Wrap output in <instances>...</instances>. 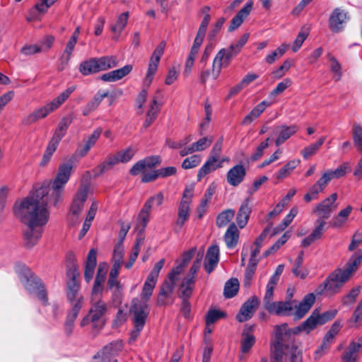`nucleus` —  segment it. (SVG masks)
<instances>
[{"instance_id":"obj_42","label":"nucleus","mask_w":362,"mask_h":362,"mask_svg":"<svg viewBox=\"0 0 362 362\" xmlns=\"http://www.w3.org/2000/svg\"><path fill=\"white\" fill-rule=\"evenodd\" d=\"M361 349H362V335L357 339V341H351L343 354L350 360H353V362H357L358 358L357 353Z\"/></svg>"},{"instance_id":"obj_4","label":"nucleus","mask_w":362,"mask_h":362,"mask_svg":"<svg viewBox=\"0 0 362 362\" xmlns=\"http://www.w3.org/2000/svg\"><path fill=\"white\" fill-rule=\"evenodd\" d=\"M274 332L275 339L271 349L288 351L291 354V362H302L301 352L298 348L293 344L286 343L291 337V331L287 324L276 325Z\"/></svg>"},{"instance_id":"obj_45","label":"nucleus","mask_w":362,"mask_h":362,"mask_svg":"<svg viewBox=\"0 0 362 362\" xmlns=\"http://www.w3.org/2000/svg\"><path fill=\"white\" fill-rule=\"evenodd\" d=\"M353 208L349 205L345 209H341L338 214L332 218V226L334 228L341 227L347 221L351 214Z\"/></svg>"},{"instance_id":"obj_50","label":"nucleus","mask_w":362,"mask_h":362,"mask_svg":"<svg viewBox=\"0 0 362 362\" xmlns=\"http://www.w3.org/2000/svg\"><path fill=\"white\" fill-rule=\"evenodd\" d=\"M235 211L227 209L219 214L216 218V225L218 228L226 226L234 217Z\"/></svg>"},{"instance_id":"obj_23","label":"nucleus","mask_w":362,"mask_h":362,"mask_svg":"<svg viewBox=\"0 0 362 362\" xmlns=\"http://www.w3.org/2000/svg\"><path fill=\"white\" fill-rule=\"evenodd\" d=\"M320 325L318 310L316 309L313 311L310 317L304 321L301 325L293 329V333L298 334V332L303 331L307 334H309L311 331L315 329Z\"/></svg>"},{"instance_id":"obj_2","label":"nucleus","mask_w":362,"mask_h":362,"mask_svg":"<svg viewBox=\"0 0 362 362\" xmlns=\"http://www.w3.org/2000/svg\"><path fill=\"white\" fill-rule=\"evenodd\" d=\"M73 165L71 163H65L59 165L57 174L52 183L51 189L45 185H35L32 191L35 188L45 186L47 187L48 194V202L50 201L56 206L62 200L65 185L69 180L72 173Z\"/></svg>"},{"instance_id":"obj_56","label":"nucleus","mask_w":362,"mask_h":362,"mask_svg":"<svg viewBox=\"0 0 362 362\" xmlns=\"http://www.w3.org/2000/svg\"><path fill=\"white\" fill-rule=\"evenodd\" d=\"M128 18V12H124L120 14L117 20L116 23L112 26V31L114 33H120L125 28Z\"/></svg>"},{"instance_id":"obj_49","label":"nucleus","mask_w":362,"mask_h":362,"mask_svg":"<svg viewBox=\"0 0 362 362\" xmlns=\"http://www.w3.org/2000/svg\"><path fill=\"white\" fill-rule=\"evenodd\" d=\"M325 139H326L325 136H322L315 144H310V146L304 148L301 151V153H302L303 158L305 159H308L313 155L316 153V152L319 150V148L321 147V146L325 141Z\"/></svg>"},{"instance_id":"obj_46","label":"nucleus","mask_w":362,"mask_h":362,"mask_svg":"<svg viewBox=\"0 0 362 362\" xmlns=\"http://www.w3.org/2000/svg\"><path fill=\"white\" fill-rule=\"evenodd\" d=\"M300 163L299 160H292L288 161L283 168H281L276 174V177L278 180L288 176L291 172Z\"/></svg>"},{"instance_id":"obj_20","label":"nucleus","mask_w":362,"mask_h":362,"mask_svg":"<svg viewBox=\"0 0 362 362\" xmlns=\"http://www.w3.org/2000/svg\"><path fill=\"white\" fill-rule=\"evenodd\" d=\"M246 176V169L242 164H238L232 167L227 173L226 180L228 183L233 187H237L241 184Z\"/></svg>"},{"instance_id":"obj_48","label":"nucleus","mask_w":362,"mask_h":362,"mask_svg":"<svg viewBox=\"0 0 362 362\" xmlns=\"http://www.w3.org/2000/svg\"><path fill=\"white\" fill-rule=\"evenodd\" d=\"M239 289V281L237 279H230L224 286V296L227 298L234 297Z\"/></svg>"},{"instance_id":"obj_3","label":"nucleus","mask_w":362,"mask_h":362,"mask_svg":"<svg viewBox=\"0 0 362 362\" xmlns=\"http://www.w3.org/2000/svg\"><path fill=\"white\" fill-rule=\"evenodd\" d=\"M67 265H66V276L68 280L66 282V296L68 300L72 306L81 300V307L83 304V297L79 293L80 286L76 280L79 276L78 267L74 262V255L72 252H69L66 256Z\"/></svg>"},{"instance_id":"obj_62","label":"nucleus","mask_w":362,"mask_h":362,"mask_svg":"<svg viewBox=\"0 0 362 362\" xmlns=\"http://www.w3.org/2000/svg\"><path fill=\"white\" fill-rule=\"evenodd\" d=\"M226 313L218 310H209L206 316V326L214 324L219 319L224 317Z\"/></svg>"},{"instance_id":"obj_28","label":"nucleus","mask_w":362,"mask_h":362,"mask_svg":"<svg viewBox=\"0 0 362 362\" xmlns=\"http://www.w3.org/2000/svg\"><path fill=\"white\" fill-rule=\"evenodd\" d=\"M223 160H216L214 157H209L205 162V163L199 170L197 173L198 180H201L202 177L206 175L215 171L218 168L222 167Z\"/></svg>"},{"instance_id":"obj_37","label":"nucleus","mask_w":362,"mask_h":362,"mask_svg":"<svg viewBox=\"0 0 362 362\" xmlns=\"http://www.w3.org/2000/svg\"><path fill=\"white\" fill-rule=\"evenodd\" d=\"M109 96V93L107 91L101 93L100 91H98L94 97L90 100L85 106L83 110V115L84 116H88L90 115L92 112L95 110L102 100L105 98Z\"/></svg>"},{"instance_id":"obj_36","label":"nucleus","mask_w":362,"mask_h":362,"mask_svg":"<svg viewBox=\"0 0 362 362\" xmlns=\"http://www.w3.org/2000/svg\"><path fill=\"white\" fill-rule=\"evenodd\" d=\"M124 254V247L123 244L121 243H117L114 248L113 255H112V267L111 268L112 270L115 271H120V269L124 264L123 258Z\"/></svg>"},{"instance_id":"obj_33","label":"nucleus","mask_w":362,"mask_h":362,"mask_svg":"<svg viewBox=\"0 0 362 362\" xmlns=\"http://www.w3.org/2000/svg\"><path fill=\"white\" fill-rule=\"evenodd\" d=\"M362 262V250H356L349 258L346 263V267L342 272L350 279L351 276L356 271Z\"/></svg>"},{"instance_id":"obj_54","label":"nucleus","mask_w":362,"mask_h":362,"mask_svg":"<svg viewBox=\"0 0 362 362\" xmlns=\"http://www.w3.org/2000/svg\"><path fill=\"white\" fill-rule=\"evenodd\" d=\"M353 140L355 147L362 153V127L358 124L353 127Z\"/></svg>"},{"instance_id":"obj_21","label":"nucleus","mask_w":362,"mask_h":362,"mask_svg":"<svg viewBox=\"0 0 362 362\" xmlns=\"http://www.w3.org/2000/svg\"><path fill=\"white\" fill-rule=\"evenodd\" d=\"M54 111V110L48 103L44 106L36 109L33 112L24 117L22 122L24 124L26 125L31 124L39 119L46 117L48 115Z\"/></svg>"},{"instance_id":"obj_11","label":"nucleus","mask_w":362,"mask_h":362,"mask_svg":"<svg viewBox=\"0 0 362 362\" xmlns=\"http://www.w3.org/2000/svg\"><path fill=\"white\" fill-rule=\"evenodd\" d=\"M26 281L25 283V288L31 294L35 295L40 300L42 301L43 305H47L48 298L42 281L37 276L31 274L30 271H28L25 276Z\"/></svg>"},{"instance_id":"obj_39","label":"nucleus","mask_w":362,"mask_h":362,"mask_svg":"<svg viewBox=\"0 0 362 362\" xmlns=\"http://www.w3.org/2000/svg\"><path fill=\"white\" fill-rule=\"evenodd\" d=\"M74 116L73 113H69L64 116L59 121L57 129L54 132V135H57L60 138H63L67 132L68 128L72 123Z\"/></svg>"},{"instance_id":"obj_52","label":"nucleus","mask_w":362,"mask_h":362,"mask_svg":"<svg viewBox=\"0 0 362 362\" xmlns=\"http://www.w3.org/2000/svg\"><path fill=\"white\" fill-rule=\"evenodd\" d=\"M73 52L74 49L67 47H65L62 56L59 59L57 66L58 71H62L68 66Z\"/></svg>"},{"instance_id":"obj_41","label":"nucleus","mask_w":362,"mask_h":362,"mask_svg":"<svg viewBox=\"0 0 362 362\" xmlns=\"http://www.w3.org/2000/svg\"><path fill=\"white\" fill-rule=\"evenodd\" d=\"M62 139L57 135H52L43 155L42 164L45 165L50 160Z\"/></svg>"},{"instance_id":"obj_43","label":"nucleus","mask_w":362,"mask_h":362,"mask_svg":"<svg viewBox=\"0 0 362 362\" xmlns=\"http://www.w3.org/2000/svg\"><path fill=\"white\" fill-rule=\"evenodd\" d=\"M99 71H105L117 66L118 61L115 56H105L96 58Z\"/></svg>"},{"instance_id":"obj_17","label":"nucleus","mask_w":362,"mask_h":362,"mask_svg":"<svg viewBox=\"0 0 362 362\" xmlns=\"http://www.w3.org/2000/svg\"><path fill=\"white\" fill-rule=\"evenodd\" d=\"M102 132V128H96L87 139H83L84 144H79L78 145L74 155L80 158L84 157L89 152L91 148L95 146L100 138Z\"/></svg>"},{"instance_id":"obj_26","label":"nucleus","mask_w":362,"mask_h":362,"mask_svg":"<svg viewBox=\"0 0 362 362\" xmlns=\"http://www.w3.org/2000/svg\"><path fill=\"white\" fill-rule=\"evenodd\" d=\"M298 130V127L296 124L291 126L281 125L277 127L276 132L278 134V136L275 141L276 145L279 146L284 144L291 136L294 135Z\"/></svg>"},{"instance_id":"obj_18","label":"nucleus","mask_w":362,"mask_h":362,"mask_svg":"<svg viewBox=\"0 0 362 362\" xmlns=\"http://www.w3.org/2000/svg\"><path fill=\"white\" fill-rule=\"evenodd\" d=\"M220 250L217 245H212L207 249L204 267L208 274H211L219 262Z\"/></svg>"},{"instance_id":"obj_16","label":"nucleus","mask_w":362,"mask_h":362,"mask_svg":"<svg viewBox=\"0 0 362 362\" xmlns=\"http://www.w3.org/2000/svg\"><path fill=\"white\" fill-rule=\"evenodd\" d=\"M259 304L257 296H252L243 303L239 313L236 315V320L243 322L251 319Z\"/></svg>"},{"instance_id":"obj_60","label":"nucleus","mask_w":362,"mask_h":362,"mask_svg":"<svg viewBox=\"0 0 362 362\" xmlns=\"http://www.w3.org/2000/svg\"><path fill=\"white\" fill-rule=\"evenodd\" d=\"M243 337L241 341V351L243 353H247L250 351L252 346L255 342V338L254 335L249 333H243Z\"/></svg>"},{"instance_id":"obj_51","label":"nucleus","mask_w":362,"mask_h":362,"mask_svg":"<svg viewBox=\"0 0 362 362\" xmlns=\"http://www.w3.org/2000/svg\"><path fill=\"white\" fill-rule=\"evenodd\" d=\"M156 282L157 281H153L150 279H146L141 293V298L144 300H142L143 302L146 303L150 298L156 286Z\"/></svg>"},{"instance_id":"obj_25","label":"nucleus","mask_w":362,"mask_h":362,"mask_svg":"<svg viewBox=\"0 0 362 362\" xmlns=\"http://www.w3.org/2000/svg\"><path fill=\"white\" fill-rule=\"evenodd\" d=\"M315 300V297L313 293L307 294L298 305H296V307L294 308L296 311L293 315H294L295 319L299 320L304 317L314 304Z\"/></svg>"},{"instance_id":"obj_14","label":"nucleus","mask_w":362,"mask_h":362,"mask_svg":"<svg viewBox=\"0 0 362 362\" xmlns=\"http://www.w3.org/2000/svg\"><path fill=\"white\" fill-rule=\"evenodd\" d=\"M349 279L341 269H335L325 279L328 286V293L335 294L339 292L343 285Z\"/></svg>"},{"instance_id":"obj_59","label":"nucleus","mask_w":362,"mask_h":362,"mask_svg":"<svg viewBox=\"0 0 362 362\" xmlns=\"http://www.w3.org/2000/svg\"><path fill=\"white\" fill-rule=\"evenodd\" d=\"M202 162V156L198 154L192 155L186 158L182 163V168L184 169H191L198 166Z\"/></svg>"},{"instance_id":"obj_10","label":"nucleus","mask_w":362,"mask_h":362,"mask_svg":"<svg viewBox=\"0 0 362 362\" xmlns=\"http://www.w3.org/2000/svg\"><path fill=\"white\" fill-rule=\"evenodd\" d=\"M337 197V194L333 193L315 206L313 213L318 216L316 220H321L326 223L325 221L331 216L332 213L337 207L336 204Z\"/></svg>"},{"instance_id":"obj_55","label":"nucleus","mask_w":362,"mask_h":362,"mask_svg":"<svg viewBox=\"0 0 362 362\" xmlns=\"http://www.w3.org/2000/svg\"><path fill=\"white\" fill-rule=\"evenodd\" d=\"M213 139L211 137H203L197 141L192 144L190 146L194 153L197 151H202L207 148L211 144Z\"/></svg>"},{"instance_id":"obj_47","label":"nucleus","mask_w":362,"mask_h":362,"mask_svg":"<svg viewBox=\"0 0 362 362\" xmlns=\"http://www.w3.org/2000/svg\"><path fill=\"white\" fill-rule=\"evenodd\" d=\"M75 90L74 86H71L60 93L56 98L49 103L54 110L58 109L70 96L71 93Z\"/></svg>"},{"instance_id":"obj_7","label":"nucleus","mask_w":362,"mask_h":362,"mask_svg":"<svg viewBox=\"0 0 362 362\" xmlns=\"http://www.w3.org/2000/svg\"><path fill=\"white\" fill-rule=\"evenodd\" d=\"M89 188L90 186L87 182H82L76 193L74 194L68 214L69 221L72 225L76 224L78 221V218L83 209L84 203L87 199Z\"/></svg>"},{"instance_id":"obj_12","label":"nucleus","mask_w":362,"mask_h":362,"mask_svg":"<svg viewBox=\"0 0 362 362\" xmlns=\"http://www.w3.org/2000/svg\"><path fill=\"white\" fill-rule=\"evenodd\" d=\"M349 19V13L340 7L335 8L329 18V28L334 33H341L344 30Z\"/></svg>"},{"instance_id":"obj_40","label":"nucleus","mask_w":362,"mask_h":362,"mask_svg":"<svg viewBox=\"0 0 362 362\" xmlns=\"http://www.w3.org/2000/svg\"><path fill=\"white\" fill-rule=\"evenodd\" d=\"M269 103L264 100L255 106L250 112L246 115L243 121V124H249L255 119L259 117L260 115L265 110L266 107L269 106Z\"/></svg>"},{"instance_id":"obj_64","label":"nucleus","mask_w":362,"mask_h":362,"mask_svg":"<svg viewBox=\"0 0 362 362\" xmlns=\"http://www.w3.org/2000/svg\"><path fill=\"white\" fill-rule=\"evenodd\" d=\"M362 321V298L358 305L355 308L352 318L349 320V326H357Z\"/></svg>"},{"instance_id":"obj_32","label":"nucleus","mask_w":362,"mask_h":362,"mask_svg":"<svg viewBox=\"0 0 362 362\" xmlns=\"http://www.w3.org/2000/svg\"><path fill=\"white\" fill-rule=\"evenodd\" d=\"M96 262V250L91 249L88 252L85 266L84 278L86 282H89L93 279Z\"/></svg>"},{"instance_id":"obj_5","label":"nucleus","mask_w":362,"mask_h":362,"mask_svg":"<svg viewBox=\"0 0 362 362\" xmlns=\"http://www.w3.org/2000/svg\"><path fill=\"white\" fill-rule=\"evenodd\" d=\"M149 311L150 308L147 303L143 302L142 300L138 298L132 300L129 312L133 315L134 329L131 332L130 341H135L139 336L145 325Z\"/></svg>"},{"instance_id":"obj_58","label":"nucleus","mask_w":362,"mask_h":362,"mask_svg":"<svg viewBox=\"0 0 362 362\" xmlns=\"http://www.w3.org/2000/svg\"><path fill=\"white\" fill-rule=\"evenodd\" d=\"M328 59L331 63L330 70L334 73V79L339 81L341 77V67L337 59L332 55L329 54Z\"/></svg>"},{"instance_id":"obj_57","label":"nucleus","mask_w":362,"mask_h":362,"mask_svg":"<svg viewBox=\"0 0 362 362\" xmlns=\"http://www.w3.org/2000/svg\"><path fill=\"white\" fill-rule=\"evenodd\" d=\"M151 211V209L146 208V204H144L137 218V223L142 227V228H145L146 227L150 219Z\"/></svg>"},{"instance_id":"obj_1","label":"nucleus","mask_w":362,"mask_h":362,"mask_svg":"<svg viewBox=\"0 0 362 362\" xmlns=\"http://www.w3.org/2000/svg\"><path fill=\"white\" fill-rule=\"evenodd\" d=\"M47 194V189L45 186L35 188L23 199L16 202L13 206L16 216L25 225L23 242L27 249H31L37 244L49 221Z\"/></svg>"},{"instance_id":"obj_15","label":"nucleus","mask_w":362,"mask_h":362,"mask_svg":"<svg viewBox=\"0 0 362 362\" xmlns=\"http://www.w3.org/2000/svg\"><path fill=\"white\" fill-rule=\"evenodd\" d=\"M296 307V302L292 300L284 301H276L269 304L267 310L270 314L279 316H289L293 314L294 308Z\"/></svg>"},{"instance_id":"obj_34","label":"nucleus","mask_w":362,"mask_h":362,"mask_svg":"<svg viewBox=\"0 0 362 362\" xmlns=\"http://www.w3.org/2000/svg\"><path fill=\"white\" fill-rule=\"evenodd\" d=\"M158 96H153L149 105V109L146 112V119L144 123L145 129L148 128L154 122L160 111V104L158 103Z\"/></svg>"},{"instance_id":"obj_38","label":"nucleus","mask_w":362,"mask_h":362,"mask_svg":"<svg viewBox=\"0 0 362 362\" xmlns=\"http://www.w3.org/2000/svg\"><path fill=\"white\" fill-rule=\"evenodd\" d=\"M196 279L194 277H185L183 279L180 287V297L181 298L189 299L192 294Z\"/></svg>"},{"instance_id":"obj_13","label":"nucleus","mask_w":362,"mask_h":362,"mask_svg":"<svg viewBox=\"0 0 362 362\" xmlns=\"http://www.w3.org/2000/svg\"><path fill=\"white\" fill-rule=\"evenodd\" d=\"M122 348L123 344L120 341L110 342L93 356V362H117L116 356Z\"/></svg>"},{"instance_id":"obj_19","label":"nucleus","mask_w":362,"mask_h":362,"mask_svg":"<svg viewBox=\"0 0 362 362\" xmlns=\"http://www.w3.org/2000/svg\"><path fill=\"white\" fill-rule=\"evenodd\" d=\"M160 159L159 156L147 157L136 163L130 169V173L132 175H137L139 173H145L146 170L154 168L160 164Z\"/></svg>"},{"instance_id":"obj_27","label":"nucleus","mask_w":362,"mask_h":362,"mask_svg":"<svg viewBox=\"0 0 362 362\" xmlns=\"http://www.w3.org/2000/svg\"><path fill=\"white\" fill-rule=\"evenodd\" d=\"M190 204L187 202L180 201L178 206L177 218L175 223V231L179 233L189 218Z\"/></svg>"},{"instance_id":"obj_24","label":"nucleus","mask_w":362,"mask_h":362,"mask_svg":"<svg viewBox=\"0 0 362 362\" xmlns=\"http://www.w3.org/2000/svg\"><path fill=\"white\" fill-rule=\"evenodd\" d=\"M325 223L321 220L315 221V226L313 231L301 241V246L308 247L315 241L320 239L325 231Z\"/></svg>"},{"instance_id":"obj_9","label":"nucleus","mask_w":362,"mask_h":362,"mask_svg":"<svg viewBox=\"0 0 362 362\" xmlns=\"http://www.w3.org/2000/svg\"><path fill=\"white\" fill-rule=\"evenodd\" d=\"M165 42L162 41L154 49L148 63L146 74L143 81L144 87H149L153 81L154 75L158 70V66L161 57L164 53Z\"/></svg>"},{"instance_id":"obj_53","label":"nucleus","mask_w":362,"mask_h":362,"mask_svg":"<svg viewBox=\"0 0 362 362\" xmlns=\"http://www.w3.org/2000/svg\"><path fill=\"white\" fill-rule=\"evenodd\" d=\"M120 162L117 154L112 157H108L104 162L97 166V170L100 173H103Z\"/></svg>"},{"instance_id":"obj_8","label":"nucleus","mask_w":362,"mask_h":362,"mask_svg":"<svg viewBox=\"0 0 362 362\" xmlns=\"http://www.w3.org/2000/svg\"><path fill=\"white\" fill-rule=\"evenodd\" d=\"M91 307L86 315L80 322V326L83 327L93 324L94 328H101V319L107 312V304L103 300L90 301Z\"/></svg>"},{"instance_id":"obj_61","label":"nucleus","mask_w":362,"mask_h":362,"mask_svg":"<svg viewBox=\"0 0 362 362\" xmlns=\"http://www.w3.org/2000/svg\"><path fill=\"white\" fill-rule=\"evenodd\" d=\"M164 202V194L163 192H159L157 194L151 196L144 203L146 204V208H150L152 209L153 205L156 206H160L163 204Z\"/></svg>"},{"instance_id":"obj_44","label":"nucleus","mask_w":362,"mask_h":362,"mask_svg":"<svg viewBox=\"0 0 362 362\" xmlns=\"http://www.w3.org/2000/svg\"><path fill=\"white\" fill-rule=\"evenodd\" d=\"M79 71L84 76L99 72L96 58H91L83 62L80 64Z\"/></svg>"},{"instance_id":"obj_29","label":"nucleus","mask_w":362,"mask_h":362,"mask_svg":"<svg viewBox=\"0 0 362 362\" xmlns=\"http://www.w3.org/2000/svg\"><path fill=\"white\" fill-rule=\"evenodd\" d=\"M81 308V300H79L72 306L71 310L66 316V319L64 322V331L68 336L71 335L73 332L74 322Z\"/></svg>"},{"instance_id":"obj_30","label":"nucleus","mask_w":362,"mask_h":362,"mask_svg":"<svg viewBox=\"0 0 362 362\" xmlns=\"http://www.w3.org/2000/svg\"><path fill=\"white\" fill-rule=\"evenodd\" d=\"M251 199L246 198L241 204L237 215V223L240 228H243L248 222L251 214V208L249 206Z\"/></svg>"},{"instance_id":"obj_6","label":"nucleus","mask_w":362,"mask_h":362,"mask_svg":"<svg viewBox=\"0 0 362 362\" xmlns=\"http://www.w3.org/2000/svg\"><path fill=\"white\" fill-rule=\"evenodd\" d=\"M184 265L179 263L173 267L171 272L168 274V278L160 287L159 296L157 300L158 305H164L168 303V300L171 298L173 293L178 276L184 271Z\"/></svg>"},{"instance_id":"obj_63","label":"nucleus","mask_w":362,"mask_h":362,"mask_svg":"<svg viewBox=\"0 0 362 362\" xmlns=\"http://www.w3.org/2000/svg\"><path fill=\"white\" fill-rule=\"evenodd\" d=\"M291 84L292 81L289 78H284L282 81L279 82L276 87L269 93V97L274 98L282 93L287 88L291 86Z\"/></svg>"},{"instance_id":"obj_22","label":"nucleus","mask_w":362,"mask_h":362,"mask_svg":"<svg viewBox=\"0 0 362 362\" xmlns=\"http://www.w3.org/2000/svg\"><path fill=\"white\" fill-rule=\"evenodd\" d=\"M253 6V1H248L246 4L233 18L228 28L229 31H233L243 23V21L249 16Z\"/></svg>"},{"instance_id":"obj_35","label":"nucleus","mask_w":362,"mask_h":362,"mask_svg":"<svg viewBox=\"0 0 362 362\" xmlns=\"http://www.w3.org/2000/svg\"><path fill=\"white\" fill-rule=\"evenodd\" d=\"M239 231L235 223H231L228 226L225 235L224 241L229 249L234 248L238 243Z\"/></svg>"},{"instance_id":"obj_31","label":"nucleus","mask_w":362,"mask_h":362,"mask_svg":"<svg viewBox=\"0 0 362 362\" xmlns=\"http://www.w3.org/2000/svg\"><path fill=\"white\" fill-rule=\"evenodd\" d=\"M228 66V64L226 62L225 48H223L218 51L214 59L211 69L213 78L217 79L221 72L222 68Z\"/></svg>"}]
</instances>
